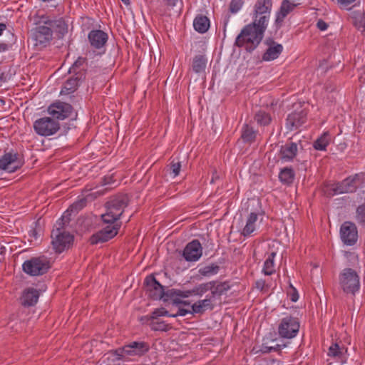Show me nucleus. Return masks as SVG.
Wrapping results in <instances>:
<instances>
[{
  "label": "nucleus",
  "mask_w": 365,
  "mask_h": 365,
  "mask_svg": "<svg viewBox=\"0 0 365 365\" xmlns=\"http://www.w3.org/2000/svg\"><path fill=\"white\" fill-rule=\"evenodd\" d=\"M214 306L212 302V297H207L205 299L198 300L194 303L192 306L191 312L194 314H202L207 309L212 310Z\"/></svg>",
  "instance_id": "obj_24"
},
{
  "label": "nucleus",
  "mask_w": 365,
  "mask_h": 365,
  "mask_svg": "<svg viewBox=\"0 0 365 365\" xmlns=\"http://www.w3.org/2000/svg\"><path fill=\"white\" fill-rule=\"evenodd\" d=\"M32 233H33V235H34V236H36V230H32Z\"/></svg>",
  "instance_id": "obj_62"
},
{
  "label": "nucleus",
  "mask_w": 365,
  "mask_h": 365,
  "mask_svg": "<svg viewBox=\"0 0 365 365\" xmlns=\"http://www.w3.org/2000/svg\"><path fill=\"white\" fill-rule=\"evenodd\" d=\"M86 59L85 58L79 57L73 64L71 68L69 69V73H73L75 75L82 74L81 71L83 69L81 67L86 63Z\"/></svg>",
  "instance_id": "obj_38"
},
{
  "label": "nucleus",
  "mask_w": 365,
  "mask_h": 365,
  "mask_svg": "<svg viewBox=\"0 0 365 365\" xmlns=\"http://www.w3.org/2000/svg\"><path fill=\"white\" fill-rule=\"evenodd\" d=\"M276 256V253L274 252H271L269 254L267 258L266 259L263 269L262 272L265 275H272L273 273L275 272V267H274V258Z\"/></svg>",
  "instance_id": "obj_30"
},
{
  "label": "nucleus",
  "mask_w": 365,
  "mask_h": 365,
  "mask_svg": "<svg viewBox=\"0 0 365 365\" xmlns=\"http://www.w3.org/2000/svg\"><path fill=\"white\" fill-rule=\"evenodd\" d=\"M34 129L41 136H50L59 130L60 124L51 117H42L34 121Z\"/></svg>",
  "instance_id": "obj_7"
},
{
  "label": "nucleus",
  "mask_w": 365,
  "mask_h": 365,
  "mask_svg": "<svg viewBox=\"0 0 365 365\" xmlns=\"http://www.w3.org/2000/svg\"><path fill=\"white\" fill-rule=\"evenodd\" d=\"M317 26L319 30L325 31L327 29L328 25L325 21H324L322 19H319L317 23Z\"/></svg>",
  "instance_id": "obj_51"
},
{
  "label": "nucleus",
  "mask_w": 365,
  "mask_h": 365,
  "mask_svg": "<svg viewBox=\"0 0 365 365\" xmlns=\"http://www.w3.org/2000/svg\"><path fill=\"white\" fill-rule=\"evenodd\" d=\"M340 237L344 245H354L358 240V230L355 224L349 221L344 222L340 227Z\"/></svg>",
  "instance_id": "obj_13"
},
{
  "label": "nucleus",
  "mask_w": 365,
  "mask_h": 365,
  "mask_svg": "<svg viewBox=\"0 0 365 365\" xmlns=\"http://www.w3.org/2000/svg\"><path fill=\"white\" fill-rule=\"evenodd\" d=\"M80 205V202L75 203L72 205L69 209H68L66 211H65L61 217V220L65 221L66 222H70L71 221V212L73 209H76L78 205Z\"/></svg>",
  "instance_id": "obj_46"
},
{
  "label": "nucleus",
  "mask_w": 365,
  "mask_h": 365,
  "mask_svg": "<svg viewBox=\"0 0 365 365\" xmlns=\"http://www.w3.org/2000/svg\"><path fill=\"white\" fill-rule=\"evenodd\" d=\"M39 298V292L34 288L29 287L26 289L21 297V304L24 307H31L35 305Z\"/></svg>",
  "instance_id": "obj_23"
},
{
  "label": "nucleus",
  "mask_w": 365,
  "mask_h": 365,
  "mask_svg": "<svg viewBox=\"0 0 365 365\" xmlns=\"http://www.w3.org/2000/svg\"><path fill=\"white\" fill-rule=\"evenodd\" d=\"M218 178V176L216 175V172L213 174L212 178L211 180V183H213L215 180Z\"/></svg>",
  "instance_id": "obj_59"
},
{
  "label": "nucleus",
  "mask_w": 365,
  "mask_h": 365,
  "mask_svg": "<svg viewBox=\"0 0 365 365\" xmlns=\"http://www.w3.org/2000/svg\"><path fill=\"white\" fill-rule=\"evenodd\" d=\"M166 5L168 6H174L176 4V2L178 1V0H163Z\"/></svg>",
  "instance_id": "obj_55"
},
{
  "label": "nucleus",
  "mask_w": 365,
  "mask_h": 365,
  "mask_svg": "<svg viewBox=\"0 0 365 365\" xmlns=\"http://www.w3.org/2000/svg\"><path fill=\"white\" fill-rule=\"evenodd\" d=\"M50 267V262L45 256L32 257L22 264L23 271L30 276L43 275Z\"/></svg>",
  "instance_id": "obj_4"
},
{
  "label": "nucleus",
  "mask_w": 365,
  "mask_h": 365,
  "mask_svg": "<svg viewBox=\"0 0 365 365\" xmlns=\"http://www.w3.org/2000/svg\"><path fill=\"white\" fill-rule=\"evenodd\" d=\"M110 178H108V177H105L103 178V184L104 185H108V184H110Z\"/></svg>",
  "instance_id": "obj_58"
},
{
  "label": "nucleus",
  "mask_w": 365,
  "mask_h": 365,
  "mask_svg": "<svg viewBox=\"0 0 365 365\" xmlns=\"http://www.w3.org/2000/svg\"><path fill=\"white\" fill-rule=\"evenodd\" d=\"M354 25L358 29H361L362 32H365V15L364 14H359L356 17Z\"/></svg>",
  "instance_id": "obj_45"
},
{
  "label": "nucleus",
  "mask_w": 365,
  "mask_h": 365,
  "mask_svg": "<svg viewBox=\"0 0 365 365\" xmlns=\"http://www.w3.org/2000/svg\"><path fill=\"white\" fill-rule=\"evenodd\" d=\"M330 140L329 133L326 132L314 142L313 147L317 150H326Z\"/></svg>",
  "instance_id": "obj_32"
},
{
  "label": "nucleus",
  "mask_w": 365,
  "mask_h": 365,
  "mask_svg": "<svg viewBox=\"0 0 365 365\" xmlns=\"http://www.w3.org/2000/svg\"><path fill=\"white\" fill-rule=\"evenodd\" d=\"M258 219V215L256 212H251L247 217L246 225L244 227L241 235L244 237H249L255 230V222Z\"/></svg>",
  "instance_id": "obj_25"
},
{
  "label": "nucleus",
  "mask_w": 365,
  "mask_h": 365,
  "mask_svg": "<svg viewBox=\"0 0 365 365\" xmlns=\"http://www.w3.org/2000/svg\"><path fill=\"white\" fill-rule=\"evenodd\" d=\"M207 64V59L203 55H197L193 58L192 68L195 73L203 72Z\"/></svg>",
  "instance_id": "obj_29"
},
{
  "label": "nucleus",
  "mask_w": 365,
  "mask_h": 365,
  "mask_svg": "<svg viewBox=\"0 0 365 365\" xmlns=\"http://www.w3.org/2000/svg\"><path fill=\"white\" fill-rule=\"evenodd\" d=\"M279 180L284 184H291L294 178V172L291 168H284L279 174Z\"/></svg>",
  "instance_id": "obj_33"
},
{
  "label": "nucleus",
  "mask_w": 365,
  "mask_h": 365,
  "mask_svg": "<svg viewBox=\"0 0 365 365\" xmlns=\"http://www.w3.org/2000/svg\"><path fill=\"white\" fill-rule=\"evenodd\" d=\"M272 7V0H257L254 6L253 21L267 27Z\"/></svg>",
  "instance_id": "obj_8"
},
{
  "label": "nucleus",
  "mask_w": 365,
  "mask_h": 365,
  "mask_svg": "<svg viewBox=\"0 0 365 365\" xmlns=\"http://www.w3.org/2000/svg\"><path fill=\"white\" fill-rule=\"evenodd\" d=\"M355 0H338L342 4L348 5L353 3Z\"/></svg>",
  "instance_id": "obj_56"
},
{
  "label": "nucleus",
  "mask_w": 365,
  "mask_h": 365,
  "mask_svg": "<svg viewBox=\"0 0 365 365\" xmlns=\"http://www.w3.org/2000/svg\"><path fill=\"white\" fill-rule=\"evenodd\" d=\"M244 4L243 0H232L230 4V11L232 14L238 12Z\"/></svg>",
  "instance_id": "obj_44"
},
{
  "label": "nucleus",
  "mask_w": 365,
  "mask_h": 365,
  "mask_svg": "<svg viewBox=\"0 0 365 365\" xmlns=\"http://www.w3.org/2000/svg\"><path fill=\"white\" fill-rule=\"evenodd\" d=\"M89 42L95 48H103L106 43L108 36V34L101 30H92L88 36Z\"/></svg>",
  "instance_id": "obj_21"
},
{
  "label": "nucleus",
  "mask_w": 365,
  "mask_h": 365,
  "mask_svg": "<svg viewBox=\"0 0 365 365\" xmlns=\"http://www.w3.org/2000/svg\"><path fill=\"white\" fill-rule=\"evenodd\" d=\"M298 145L294 142H287L279 150V158L284 162H290L296 157Z\"/></svg>",
  "instance_id": "obj_22"
},
{
  "label": "nucleus",
  "mask_w": 365,
  "mask_h": 365,
  "mask_svg": "<svg viewBox=\"0 0 365 365\" xmlns=\"http://www.w3.org/2000/svg\"><path fill=\"white\" fill-rule=\"evenodd\" d=\"M299 329L298 319L292 316L282 318L278 326L279 335L285 339H292L296 336Z\"/></svg>",
  "instance_id": "obj_9"
},
{
  "label": "nucleus",
  "mask_w": 365,
  "mask_h": 365,
  "mask_svg": "<svg viewBox=\"0 0 365 365\" xmlns=\"http://www.w3.org/2000/svg\"><path fill=\"white\" fill-rule=\"evenodd\" d=\"M356 219L359 224L365 226V204L359 205L356 208Z\"/></svg>",
  "instance_id": "obj_39"
},
{
  "label": "nucleus",
  "mask_w": 365,
  "mask_h": 365,
  "mask_svg": "<svg viewBox=\"0 0 365 365\" xmlns=\"http://www.w3.org/2000/svg\"><path fill=\"white\" fill-rule=\"evenodd\" d=\"M220 267L216 264H211L199 269L198 272L200 275L210 277L218 273Z\"/></svg>",
  "instance_id": "obj_36"
},
{
  "label": "nucleus",
  "mask_w": 365,
  "mask_h": 365,
  "mask_svg": "<svg viewBox=\"0 0 365 365\" xmlns=\"http://www.w3.org/2000/svg\"><path fill=\"white\" fill-rule=\"evenodd\" d=\"M125 4H129L130 0H121Z\"/></svg>",
  "instance_id": "obj_61"
},
{
  "label": "nucleus",
  "mask_w": 365,
  "mask_h": 365,
  "mask_svg": "<svg viewBox=\"0 0 365 365\" xmlns=\"http://www.w3.org/2000/svg\"><path fill=\"white\" fill-rule=\"evenodd\" d=\"M170 315L168 312L165 309V308H160V309H155L151 315L150 317H145V319H146L147 320H149V319H151V320H154V319H157L159 317H163V316H168Z\"/></svg>",
  "instance_id": "obj_42"
},
{
  "label": "nucleus",
  "mask_w": 365,
  "mask_h": 365,
  "mask_svg": "<svg viewBox=\"0 0 365 365\" xmlns=\"http://www.w3.org/2000/svg\"><path fill=\"white\" fill-rule=\"evenodd\" d=\"M52 245L57 252H62L70 247L73 242V236L66 231L53 230L51 232Z\"/></svg>",
  "instance_id": "obj_12"
},
{
  "label": "nucleus",
  "mask_w": 365,
  "mask_h": 365,
  "mask_svg": "<svg viewBox=\"0 0 365 365\" xmlns=\"http://www.w3.org/2000/svg\"><path fill=\"white\" fill-rule=\"evenodd\" d=\"M215 284V281L202 283L199 284L198 286L194 287L192 289V292H194V295L202 296L205 292L209 290H212L213 285Z\"/></svg>",
  "instance_id": "obj_35"
},
{
  "label": "nucleus",
  "mask_w": 365,
  "mask_h": 365,
  "mask_svg": "<svg viewBox=\"0 0 365 365\" xmlns=\"http://www.w3.org/2000/svg\"><path fill=\"white\" fill-rule=\"evenodd\" d=\"M267 26L253 21L243 27L237 36L235 46L245 48L247 52H252L259 46L264 37Z\"/></svg>",
  "instance_id": "obj_2"
},
{
  "label": "nucleus",
  "mask_w": 365,
  "mask_h": 365,
  "mask_svg": "<svg viewBox=\"0 0 365 365\" xmlns=\"http://www.w3.org/2000/svg\"><path fill=\"white\" fill-rule=\"evenodd\" d=\"M23 165L17 153H6L0 158V170L14 173Z\"/></svg>",
  "instance_id": "obj_15"
},
{
  "label": "nucleus",
  "mask_w": 365,
  "mask_h": 365,
  "mask_svg": "<svg viewBox=\"0 0 365 365\" xmlns=\"http://www.w3.org/2000/svg\"><path fill=\"white\" fill-rule=\"evenodd\" d=\"M149 349V344L145 341H133L114 350L113 354L118 360H121L128 356H141L147 353Z\"/></svg>",
  "instance_id": "obj_6"
},
{
  "label": "nucleus",
  "mask_w": 365,
  "mask_h": 365,
  "mask_svg": "<svg viewBox=\"0 0 365 365\" xmlns=\"http://www.w3.org/2000/svg\"><path fill=\"white\" fill-rule=\"evenodd\" d=\"M128 205L127 195H115L106 203V212L101 215L104 223L113 224L117 222Z\"/></svg>",
  "instance_id": "obj_3"
},
{
  "label": "nucleus",
  "mask_w": 365,
  "mask_h": 365,
  "mask_svg": "<svg viewBox=\"0 0 365 365\" xmlns=\"http://www.w3.org/2000/svg\"><path fill=\"white\" fill-rule=\"evenodd\" d=\"M202 254V248L197 240L189 242L183 250L182 255L186 261L195 262L200 259Z\"/></svg>",
  "instance_id": "obj_16"
},
{
  "label": "nucleus",
  "mask_w": 365,
  "mask_h": 365,
  "mask_svg": "<svg viewBox=\"0 0 365 365\" xmlns=\"http://www.w3.org/2000/svg\"><path fill=\"white\" fill-rule=\"evenodd\" d=\"M6 29V25L4 23H0V36L3 34V31Z\"/></svg>",
  "instance_id": "obj_57"
},
{
  "label": "nucleus",
  "mask_w": 365,
  "mask_h": 365,
  "mask_svg": "<svg viewBox=\"0 0 365 365\" xmlns=\"http://www.w3.org/2000/svg\"><path fill=\"white\" fill-rule=\"evenodd\" d=\"M291 287L293 288V290H294V293L291 296V300L292 302H297L299 298L298 294L297 292L296 289H294L292 285H291Z\"/></svg>",
  "instance_id": "obj_54"
},
{
  "label": "nucleus",
  "mask_w": 365,
  "mask_h": 365,
  "mask_svg": "<svg viewBox=\"0 0 365 365\" xmlns=\"http://www.w3.org/2000/svg\"><path fill=\"white\" fill-rule=\"evenodd\" d=\"M83 74L76 75L75 77L68 78L64 83L61 93L69 94L73 93L78 86L79 81L81 80Z\"/></svg>",
  "instance_id": "obj_26"
},
{
  "label": "nucleus",
  "mask_w": 365,
  "mask_h": 365,
  "mask_svg": "<svg viewBox=\"0 0 365 365\" xmlns=\"http://www.w3.org/2000/svg\"><path fill=\"white\" fill-rule=\"evenodd\" d=\"M193 26L197 32L204 34L210 27V20L205 16L198 15L194 19Z\"/></svg>",
  "instance_id": "obj_27"
},
{
  "label": "nucleus",
  "mask_w": 365,
  "mask_h": 365,
  "mask_svg": "<svg viewBox=\"0 0 365 365\" xmlns=\"http://www.w3.org/2000/svg\"><path fill=\"white\" fill-rule=\"evenodd\" d=\"M254 119L259 126H267L271 123L272 120L270 114L263 110H259L256 112Z\"/></svg>",
  "instance_id": "obj_28"
},
{
  "label": "nucleus",
  "mask_w": 365,
  "mask_h": 365,
  "mask_svg": "<svg viewBox=\"0 0 365 365\" xmlns=\"http://www.w3.org/2000/svg\"><path fill=\"white\" fill-rule=\"evenodd\" d=\"M11 43H4L0 42V52H4L8 51L11 47Z\"/></svg>",
  "instance_id": "obj_52"
},
{
  "label": "nucleus",
  "mask_w": 365,
  "mask_h": 365,
  "mask_svg": "<svg viewBox=\"0 0 365 365\" xmlns=\"http://www.w3.org/2000/svg\"><path fill=\"white\" fill-rule=\"evenodd\" d=\"M166 295L168 297H174L175 296H180L182 298H187L190 296L194 295V292H192V289L181 291L179 289H171L166 291Z\"/></svg>",
  "instance_id": "obj_37"
},
{
  "label": "nucleus",
  "mask_w": 365,
  "mask_h": 365,
  "mask_svg": "<svg viewBox=\"0 0 365 365\" xmlns=\"http://www.w3.org/2000/svg\"><path fill=\"white\" fill-rule=\"evenodd\" d=\"M296 4L290 2L289 0H283L279 11L277 12L275 19V26L277 29L282 27V23L285 17L294 10Z\"/></svg>",
  "instance_id": "obj_20"
},
{
  "label": "nucleus",
  "mask_w": 365,
  "mask_h": 365,
  "mask_svg": "<svg viewBox=\"0 0 365 365\" xmlns=\"http://www.w3.org/2000/svg\"><path fill=\"white\" fill-rule=\"evenodd\" d=\"M230 289V286L227 282H220L217 284L215 283L213 285L212 289L211 290V297H215L216 295L220 296L226 293Z\"/></svg>",
  "instance_id": "obj_34"
},
{
  "label": "nucleus",
  "mask_w": 365,
  "mask_h": 365,
  "mask_svg": "<svg viewBox=\"0 0 365 365\" xmlns=\"http://www.w3.org/2000/svg\"><path fill=\"white\" fill-rule=\"evenodd\" d=\"M180 169V162L173 160L169 165L168 171L170 174L172 175L173 178H175L179 175Z\"/></svg>",
  "instance_id": "obj_41"
},
{
  "label": "nucleus",
  "mask_w": 365,
  "mask_h": 365,
  "mask_svg": "<svg viewBox=\"0 0 365 365\" xmlns=\"http://www.w3.org/2000/svg\"><path fill=\"white\" fill-rule=\"evenodd\" d=\"M107 224L105 227L91 237V244L96 245L99 242H107L118 234L121 226V222H115L113 224Z\"/></svg>",
  "instance_id": "obj_11"
},
{
  "label": "nucleus",
  "mask_w": 365,
  "mask_h": 365,
  "mask_svg": "<svg viewBox=\"0 0 365 365\" xmlns=\"http://www.w3.org/2000/svg\"><path fill=\"white\" fill-rule=\"evenodd\" d=\"M69 222H66L65 221L61 220V217L56 222V229L58 230L59 231H64L63 229L65 226L68 225Z\"/></svg>",
  "instance_id": "obj_50"
},
{
  "label": "nucleus",
  "mask_w": 365,
  "mask_h": 365,
  "mask_svg": "<svg viewBox=\"0 0 365 365\" xmlns=\"http://www.w3.org/2000/svg\"><path fill=\"white\" fill-rule=\"evenodd\" d=\"M265 43L268 48L262 55V61H270L277 59L283 51L282 45L272 38H267Z\"/></svg>",
  "instance_id": "obj_18"
},
{
  "label": "nucleus",
  "mask_w": 365,
  "mask_h": 365,
  "mask_svg": "<svg viewBox=\"0 0 365 365\" xmlns=\"http://www.w3.org/2000/svg\"><path fill=\"white\" fill-rule=\"evenodd\" d=\"M241 138L245 143H252L255 140L256 131L248 124H245L242 129Z\"/></svg>",
  "instance_id": "obj_31"
},
{
  "label": "nucleus",
  "mask_w": 365,
  "mask_h": 365,
  "mask_svg": "<svg viewBox=\"0 0 365 365\" xmlns=\"http://www.w3.org/2000/svg\"><path fill=\"white\" fill-rule=\"evenodd\" d=\"M190 302L188 301H182V304H184V305H190Z\"/></svg>",
  "instance_id": "obj_60"
},
{
  "label": "nucleus",
  "mask_w": 365,
  "mask_h": 365,
  "mask_svg": "<svg viewBox=\"0 0 365 365\" xmlns=\"http://www.w3.org/2000/svg\"><path fill=\"white\" fill-rule=\"evenodd\" d=\"M41 1H43V2H49V1H51V0H41Z\"/></svg>",
  "instance_id": "obj_63"
},
{
  "label": "nucleus",
  "mask_w": 365,
  "mask_h": 365,
  "mask_svg": "<svg viewBox=\"0 0 365 365\" xmlns=\"http://www.w3.org/2000/svg\"><path fill=\"white\" fill-rule=\"evenodd\" d=\"M342 349L337 343L332 344L329 348L328 355L333 357L339 356L342 354Z\"/></svg>",
  "instance_id": "obj_43"
},
{
  "label": "nucleus",
  "mask_w": 365,
  "mask_h": 365,
  "mask_svg": "<svg viewBox=\"0 0 365 365\" xmlns=\"http://www.w3.org/2000/svg\"><path fill=\"white\" fill-rule=\"evenodd\" d=\"M150 327L153 331H166L168 329V325L163 321H154L150 323Z\"/></svg>",
  "instance_id": "obj_40"
},
{
  "label": "nucleus",
  "mask_w": 365,
  "mask_h": 365,
  "mask_svg": "<svg viewBox=\"0 0 365 365\" xmlns=\"http://www.w3.org/2000/svg\"><path fill=\"white\" fill-rule=\"evenodd\" d=\"M285 346V344L280 345L277 344L275 346H265L264 347L263 352L264 353H270L272 351H278L282 349V347Z\"/></svg>",
  "instance_id": "obj_47"
},
{
  "label": "nucleus",
  "mask_w": 365,
  "mask_h": 365,
  "mask_svg": "<svg viewBox=\"0 0 365 365\" xmlns=\"http://www.w3.org/2000/svg\"><path fill=\"white\" fill-rule=\"evenodd\" d=\"M339 284L344 292L354 295L360 287L359 276L351 268L344 269L339 274Z\"/></svg>",
  "instance_id": "obj_5"
},
{
  "label": "nucleus",
  "mask_w": 365,
  "mask_h": 365,
  "mask_svg": "<svg viewBox=\"0 0 365 365\" xmlns=\"http://www.w3.org/2000/svg\"><path fill=\"white\" fill-rule=\"evenodd\" d=\"M187 314H192L193 313H192L190 310H187V309L179 307L178 311V312L176 314H172V315H169V317H176L178 316H185Z\"/></svg>",
  "instance_id": "obj_49"
},
{
  "label": "nucleus",
  "mask_w": 365,
  "mask_h": 365,
  "mask_svg": "<svg viewBox=\"0 0 365 365\" xmlns=\"http://www.w3.org/2000/svg\"><path fill=\"white\" fill-rule=\"evenodd\" d=\"M144 284L147 287L149 297L153 299H163L167 297L164 287L155 279L153 275L146 277Z\"/></svg>",
  "instance_id": "obj_14"
},
{
  "label": "nucleus",
  "mask_w": 365,
  "mask_h": 365,
  "mask_svg": "<svg viewBox=\"0 0 365 365\" xmlns=\"http://www.w3.org/2000/svg\"><path fill=\"white\" fill-rule=\"evenodd\" d=\"M256 288L262 290L265 286V281L264 279H259L255 282Z\"/></svg>",
  "instance_id": "obj_53"
},
{
  "label": "nucleus",
  "mask_w": 365,
  "mask_h": 365,
  "mask_svg": "<svg viewBox=\"0 0 365 365\" xmlns=\"http://www.w3.org/2000/svg\"><path fill=\"white\" fill-rule=\"evenodd\" d=\"M180 297V296H175L174 297H165L163 301L167 302L168 300H171L173 302V304L178 306L179 304H181L182 302V300H181Z\"/></svg>",
  "instance_id": "obj_48"
},
{
  "label": "nucleus",
  "mask_w": 365,
  "mask_h": 365,
  "mask_svg": "<svg viewBox=\"0 0 365 365\" xmlns=\"http://www.w3.org/2000/svg\"><path fill=\"white\" fill-rule=\"evenodd\" d=\"M47 112L53 119L58 121L71 117L73 108L68 103L56 101L47 108Z\"/></svg>",
  "instance_id": "obj_10"
},
{
  "label": "nucleus",
  "mask_w": 365,
  "mask_h": 365,
  "mask_svg": "<svg viewBox=\"0 0 365 365\" xmlns=\"http://www.w3.org/2000/svg\"><path fill=\"white\" fill-rule=\"evenodd\" d=\"M31 20L35 26L31 30V39L38 50L51 43L54 33L58 38H61L68 31V25L63 18L37 12L31 17Z\"/></svg>",
  "instance_id": "obj_1"
},
{
  "label": "nucleus",
  "mask_w": 365,
  "mask_h": 365,
  "mask_svg": "<svg viewBox=\"0 0 365 365\" xmlns=\"http://www.w3.org/2000/svg\"><path fill=\"white\" fill-rule=\"evenodd\" d=\"M307 113L305 110L294 111L289 114L286 119V127L289 130L297 129L307 120Z\"/></svg>",
  "instance_id": "obj_17"
},
{
  "label": "nucleus",
  "mask_w": 365,
  "mask_h": 365,
  "mask_svg": "<svg viewBox=\"0 0 365 365\" xmlns=\"http://www.w3.org/2000/svg\"><path fill=\"white\" fill-rule=\"evenodd\" d=\"M356 190L355 178L351 177L332 185L331 187L333 195L354 192Z\"/></svg>",
  "instance_id": "obj_19"
}]
</instances>
